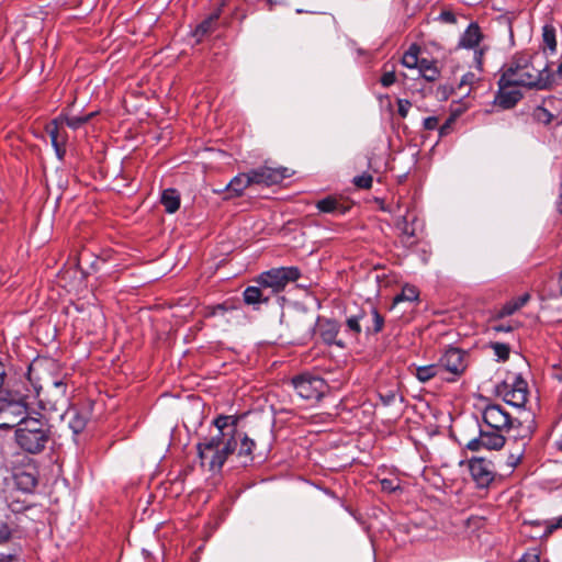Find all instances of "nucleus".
<instances>
[{
	"mask_svg": "<svg viewBox=\"0 0 562 562\" xmlns=\"http://www.w3.org/2000/svg\"><path fill=\"white\" fill-rule=\"evenodd\" d=\"M477 81V77L474 72H467L462 76L458 90L461 94L468 95L471 91L472 86Z\"/></svg>",
	"mask_w": 562,
	"mask_h": 562,
	"instance_id": "f704fd0d",
	"label": "nucleus"
},
{
	"mask_svg": "<svg viewBox=\"0 0 562 562\" xmlns=\"http://www.w3.org/2000/svg\"><path fill=\"white\" fill-rule=\"evenodd\" d=\"M543 48H548L551 53L557 50L555 27L552 24H544L542 27Z\"/></svg>",
	"mask_w": 562,
	"mask_h": 562,
	"instance_id": "2f4dec72",
	"label": "nucleus"
},
{
	"mask_svg": "<svg viewBox=\"0 0 562 562\" xmlns=\"http://www.w3.org/2000/svg\"><path fill=\"white\" fill-rule=\"evenodd\" d=\"M524 525L538 527V526H541L544 524H543V521H540V520H528V521H525Z\"/></svg>",
	"mask_w": 562,
	"mask_h": 562,
	"instance_id": "052dcab7",
	"label": "nucleus"
},
{
	"mask_svg": "<svg viewBox=\"0 0 562 562\" xmlns=\"http://www.w3.org/2000/svg\"><path fill=\"white\" fill-rule=\"evenodd\" d=\"M382 491L392 493L400 488V485L394 482V480L391 479H383L380 481Z\"/></svg>",
	"mask_w": 562,
	"mask_h": 562,
	"instance_id": "49530a36",
	"label": "nucleus"
},
{
	"mask_svg": "<svg viewBox=\"0 0 562 562\" xmlns=\"http://www.w3.org/2000/svg\"><path fill=\"white\" fill-rule=\"evenodd\" d=\"M483 40V33L480 25L476 22H472L461 34L458 42V48L473 49L474 61L479 69L482 68V58L485 54V48L480 46Z\"/></svg>",
	"mask_w": 562,
	"mask_h": 562,
	"instance_id": "ddd939ff",
	"label": "nucleus"
},
{
	"mask_svg": "<svg viewBox=\"0 0 562 562\" xmlns=\"http://www.w3.org/2000/svg\"><path fill=\"white\" fill-rule=\"evenodd\" d=\"M300 277L297 267H279L261 272L256 282L265 290L270 289L271 295L284 291L290 282L297 281Z\"/></svg>",
	"mask_w": 562,
	"mask_h": 562,
	"instance_id": "423d86ee",
	"label": "nucleus"
},
{
	"mask_svg": "<svg viewBox=\"0 0 562 562\" xmlns=\"http://www.w3.org/2000/svg\"><path fill=\"white\" fill-rule=\"evenodd\" d=\"M243 300L246 305L257 308L256 305L269 303L270 294H266L265 289L259 284L258 286L249 285L243 292Z\"/></svg>",
	"mask_w": 562,
	"mask_h": 562,
	"instance_id": "5701e85b",
	"label": "nucleus"
},
{
	"mask_svg": "<svg viewBox=\"0 0 562 562\" xmlns=\"http://www.w3.org/2000/svg\"><path fill=\"white\" fill-rule=\"evenodd\" d=\"M252 184L273 186L281 183L285 178L291 177L290 169L286 167L271 168L260 166L248 171Z\"/></svg>",
	"mask_w": 562,
	"mask_h": 562,
	"instance_id": "4468645a",
	"label": "nucleus"
},
{
	"mask_svg": "<svg viewBox=\"0 0 562 562\" xmlns=\"http://www.w3.org/2000/svg\"><path fill=\"white\" fill-rule=\"evenodd\" d=\"M559 291L560 296H562V271L559 274ZM547 308H555L560 314L562 313V302H560L558 299L553 301V304H548Z\"/></svg>",
	"mask_w": 562,
	"mask_h": 562,
	"instance_id": "09e8293b",
	"label": "nucleus"
},
{
	"mask_svg": "<svg viewBox=\"0 0 562 562\" xmlns=\"http://www.w3.org/2000/svg\"><path fill=\"white\" fill-rule=\"evenodd\" d=\"M396 227L401 231V240L406 246H412L416 243L415 231L408 224L406 215L398 216Z\"/></svg>",
	"mask_w": 562,
	"mask_h": 562,
	"instance_id": "c85d7f7f",
	"label": "nucleus"
},
{
	"mask_svg": "<svg viewBox=\"0 0 562 562\" xmlns=\"http://www.w3.org/2000/svg\"><path fill=\"white\" fill-rule=\"evenodd\" d=\"M65 414L68 417L69 428L75 435L80 434L86 428L90 419V412L87 407H70Z\"/></svg>",
	"mask_w": 562,
	"mask_h": 562,
	"instance_id": "aec40b11",
	"label": "nucleus"
},
{
	"mask_svg": "<svg viewBox=\"0 0 562 562\" xmlns=\"http://www.w3.org/2000/svg\"><path fill=\"white\" fill-rule=\"evenodd\" d=\"M384 328V317L373 306H356L353 312H347L342 336L358 341L362 333L367 337L378 335Z\"/></svg>",
	"mask_w": 562,
	"mask_h": 562,
	"instance_id": "7ed1b4c3",
	"label": "nucleus"
},
{
	"mask_svg": "<svg viewBox=\"0 0 562 562\" xmlns=\"http://www.w3.org/2000/svg\"><path fill=\"white\" fill-rule=\"evenodd\" d=\"M517 311H518L517 305H515V303H513V301L510 300V301L506 302L496 312L495 318H503V317H506V316H510V315H513Z\"/></svg>",
	"mask_w": 562,
	"mask_h": 562,
	"instance_id": "ea45409f",
	"label": "nucleus"
},
{
	"mask_svg": "<svg viewBox=\"0 0 562 562\" xmlns=\"http://www.w3.org/2000/svg\"><path fill=\"white\" fill-rule=\"evenodd\" d=\"M483 422L493 430L507 432L513 427L512 416L498 404H490L482 412Z\"/></svg>",
	"mask_w": 562,
	"mask_h": 562,
	"instance_id": "2eb2a0df",
	"label": "nucleus"
},
{
	"mask_svg": "<svg viewBox=\"0 0 562 562\" xmlns=\"http://www.w3.org/2000/svg\"><path fill=\"white\" fill-rule=\"evenodd\" d=\"M235 306L231 304L229 302H224L222 304H218L216 306H213L209 315L215 316L217 314H224L225 312L234 310Z\"/></svg>",
	"mask_w": 562,
	"mask_h": 562,
	"instance_id": "37998d69",
	"label": "nucleus"
},
{
	"mask_svg": "<svg viewBox=\"0 0 562 562\" xmlns=\"http://www.w3.org/2000/svg\"><path fill=\"white\" fill-rule=\"evenodd\" d=\"M505 442L506 439L503 431L480 429L479 436L468 441L465 447L471 451H479L481 449L499 450L505 446Z\"/></svg>",
	"mask_w": 562,
	"mask_h": 562,
	"instance_id": "dca6fc26",
	"label": "nucleus"
},
{
	"mask_svg": "<svg viewBox=\"0 0 562 562\" xmlns=\"http://www.w3.org/2000/svg\"><path fill=\"white\" fill-rule=\"evenodd\" d=\"M502 71L506 79L529 89L547 90L554 83V75L549 70L548 61L538 54H516Z\"/></svg>",
	"mask_w": 562,
	"mask_h": 562,
	"instance_id": "f257e3e1",
	"label": "nucleus"
},
{
	"mask_svg": "<svg viewBox=\"0 0 562 562\" xmlns=\"http://www.w3.org/2000/svg\"><path fill=\"white\" fill-rule=\"evenodd\" d=\"M418 295H419V292L418 290L416 289V286L414 285H409V284H406L403 286L402 291L400 294H397L395 297H394V301L393 303L394 304H397L400 302H404V301H407V302H415L418 300Z\"/></svg>",
	"mask_w": 562,
	"mask_h": 562,
	"instance_id": "473e14b6",
	"label": "nucleus"
},
{
	"mask_svg": "<svg viewBox=\"0 0 562 562\" xmlns=\"http://www.w3.org/2000/svg\"><path fill=\"white\" fill-rule=\"evenodd\" d=\"M316 207L318 209L319 212L323 213L342 215L346 214L351 206L344 199L329 195L317 201Z\"/></svg>",
	"mask_w": 562,
	"mask_h": 562,
	"instance_id": "412c9836",
	"label": "nucleus"
},
{
	"mask_svg": "<svg viewBox=\"0 0 562 562\" xmlns=\"http://www.w3.org/2000/svg\"><path fill=\"white\" fill-rule=\"evenodd\" d=\"M453 122L454 117L450 116L441 126H438L439 137H443L450 133V128Z\"/></svg>",
	"mask_w": 562,
	"mask_h": 562,
	"instance_id": "8fccbe9b",
	"label": "nucleus"
},
{
	"mask_svg": "<svg viewBox=\"0 0 562 562\" xmlns=\"http://www.w3.org/2000/svg\"><path fill=\"white\" fill-rule=\"evenodd\" d=\"M497 394L515 407H524L528 400V384L520 374H514L496 387Z\"/></svg>",
	"mask_w": 562,
	"mask_h": 562,
	"instance_id": "6e6552de",
	"label": "nucleus"
},
{
	"mask_svg": "<svg viewBox=\"0 0 562 562\" xmlns=\"http://www.w3.org/2000/svg\"><path fill=\"white\" fill-rule=\"evenodd\" d=\"M26 414V405L21 401H11L7 398H0V428L11 429L13 427H20L21 423L24 422Z\"/></svg>",
	"mask_w": 562,
	"mask_h": 562,
	"instance_id": "9d476101",
	"label": "nucleus"
},
{
	"mask_svg": "<svg viewBox=\"0 0 562 562\" xmlns=\"http://www.w3.org/2000/svg\"><path fill=\"white\" fill-rule=\"evenodd\" d=\"M557 75L562 78V61L559 64L558 66V69H557Z\"/></svg>",
	"mask_w": 562,
	"mask_h": 562,
	"instance_id": "e2e57ef3",
	"label": "nucleus"
},
{
	"mask_svg": "<svg viewBox=\"0 0 562 562\" xmlns=\"http://www.w3.org/2000/svg\"><path fill=\"white\" fill-rule=\"evenodd\" d=\"M530 299V295L528 293H525L516 299H513V303H515V305H517V308H521Z\"/></svg>",
	"mask_w": 562,
	"mask_h": 562,
	"instance_id": "5fc2aeb1",
	"label": "nucleus"
},
{
	"mask_svg": "<svg viewBox=\"0 0 562 562\" xmlns=\"http://www.w3.org/2000/svg\"><path fill=\"white\" fill-rule=\"evenodd\" d=\"M468 353L460 348L450 347L439 358L438 364L441 369L442 381L454 382L467 370L469 366Z\"/></svg>",
	"mask_w": 562,
	"mask_h": 562,
	"instance_id": "0eeeda50",
	"label": "nucleus"
},
{
	"mask_svg": "<svg viewBox=\"0 0 562 562\" xmlns=\"http://www.w3.org/2000/svg\"><path fill=\"white\" fill-rule=\"evenodd\" d=\"M522 456H524L522 449H518L515 452H510L509 456L507 457V464L510 468L517 467L520 463Z\"/></svg>",
	"mask_w": 562,
	"mask_h": 562,
	"instance_id": "c03bdc74",
	"label": "nucleus"
},
{
	"mask_svg": "<svg viewBox=\"0 0 562 562\" xmlns=\"http://www.w3.org/2000/svg\"><path fill=\"white\" fill-rule=\"evenodd\" d=\"M519 562H540V558L535 552H527L522 555Z\"/></svg>",
	"mask_w": 562,
	"mask_h": 562,
	"instance_id": "6e6d98bb",
	"label": "nucleus"
},
{
	"mask_svg": "<svg viewBox=\"0 0 562 562\" xmlns=\"http://www.w3.org/2000/svg\"><path fill=\"white\" fill-rule=\"evenodd\" d=\"M94 115H95V113L92 112V113H89L86 115H74V116L59 115L56 119L59 120V122H61V123H66V125L68 127L72 128V130H77L80 126H82L83 124H86L87 122H89Z\"/></svg>",
	"mask_w": 562,
	"mask_h": 562,
	"instance_id": "7c9ffc66",
	"label": "nucleus"
},
{
	"mask_svg": "<svg viewBox=\"0 0 562 562\" xmlns=\"http://www.w3.org/2000/svg\"><path fill=\"white\" fill-rule=\"evenodd\" d=\"M533 119L543 125H549L553 120V114L543 106H537L532 113Z\"/></svg>",
	"mask_w": 562,
	"mask_h": 562,
	"instance_id": "e433bc0d",
	"label": "nucleus"
},
{
	"mask_svg": "<svg viewBox=\"0 0 562 562\" xmlns=\"http://www.w3.org/2000/svg\"><path fill=\"white\" fill-rule=\"evenodd\" d=\"M35 391L38 406L45 414L60 413L59 416L64 417V411L68 405L65 379H49L44 384L35 386Z\"/></svg>",
	"mask_w": 562,
	"mask_h": 562,
	"instance_id": "39448f33",
	"label": "nucleus"
},
{
	"mask_svg": "<svg viewBox=\"0 0 562 562\" xmlns=\"http://www.w3.org/2000/svg\"><path fill=\"white\" fill-rule=\"evenodd\" d=\"M381 398H382V401H383V403H384L385 405H389V404H391V403L393 402V400L395 398V394H393V393H392V394H387V395H385V396H381Z\"/></svg>",
	"mask_w": 562,
	"mask_h": 562,
	"instance_id": "13d9d810",
	"label": "nucleus"
},
{
	"mask_svg": "<svg viewBox=\"0 0 562 562\" xmlns=\"http://www.w3.org/2000/svg\"><path fill=\"white\" fill-rule=\"evenodd\" d=\"M468 467L471 477L479 488L488 487L495 480V467L492 461L485 458L473 457L468 461Z\"/></svg>",
	"mask_w": 562,
	"mask_h": 562,
	"instance_id": "f8f14e48",
	"label": "nucleus"
},
{
	"mask_svg": "<svg viewBox=\"0 0 562 562\" xmlns=\"http://www.w3.org/2000/svg\"><path fill=\"white\" fill-rule=\"evenodd\" d=\"M292 384L299 396L304 400L315 402L319 401L329 389L323 378L312 374L294 376L292 379Z\"/></svg>",
	"mask_w": 562,
	"mask_h": 562,
	"instance_id": "1a4fd4ad",
	"label": "nucleus"
},
{
	"mask_svg": "<svg viewBox=\"0 0 562 562\" xmlns=\"http://www.w3.org/2000/svg\"><path fill=\"white\" fill-rule=\"evenodd\" d=\"M491 348L498 360L506 361L509 358L510 347L504 342H492Z\"/></svg>",
	"mask_w": 562,
	"mask_h": 562,
	"instance_id": "4c0bfd02",
	"label": "nucleus"
},
{
	"mask_svg": "<svg viewBox=\"0 0 562 562\" xmlns=\"http://www.w3.org/2000/svg\"><path fill=\"white\" fill-rule=\"evenodd\" d=\"M220 14L221 10L218 9L216 12H213L206 19H204L195 27L193 36L196 37L198 42H200L205 35L212 33L215 30Z\"/></svg>",
	"mask_w": 562,
	"mask_h": 562,
	"instance_id": "a878e982",
	"label": "nucleus"
},
{
	"mask_svg": "<svg viewBox=\"0 0 562 562\" xmlns=\"http://www.w3.org/2000/svg\"><path fill=\"white\" fill-rule=\"evenodd\" d=\"M419 47L413 45L403 55L402 64L407 68H417L420 59L418 58Z\"/></svg>",
	"mask_w": 562,
	"mask_h": 562,
	"instance_id": "72a5a7b5",
	"label": "nucleus"
},
{
	"mask_svg": "<svg viewBox=\"0 0 562 562\" xmlns=\"http://www.w3.org/2000/svg\"><path fill=\"white\" fill-rule=\"evenodd\" d=\"M412 106V103L406 99H398L397 100V113L401 117H406L408 114V111Z\"/></svg>",
	"mask_w": 562,
	"mask_h": 562,
	"instance_id": "a18cd8bd",
	"label": "nucleus"
},
{
	"mask_svg": "<svg viewBox=\"0 0 562 562\" xmlns=\"http://www.w3.org/2000/svg\"><path fill=\"white\" fill-rule=\"evenodd\" d=\"M513 326L512 325H504V324H498V325H492L491 326V330L495 331V333H510L513 331Z\"/></svg>",
	"mask_w": 562,
	"mask_h": 562,
	"instance_id": "864d4df0",
	"label": "nucleus"
},
{
	"mask_svg": "<svg viewBox=\"0 0 562 562\" xmlns=\"http://www.w3.org/2000/svg\"><path fill=\"white\" fill-rule=\"evenodd\" d=\"M419 74L427 81H436L439 78L440 71L436 66V63L432 60H428L426 58H422L419 65L417 67Z\"/></svg>",
	"mask_w": 562,
	"mask_h": 562,
	"instance_id": "c756f323",
	"label": "nucleus"
},
{
	"mask_svg": "<svg viewBox=\"0 0 562 562\" xmlns=\"http://www.w3.org/2000/svg\"><path fill=\"white\" fill-rule=\"evenodd\" d=\"M497 83L498 91L495 94L494 104L505 110L514 108L522 98V93L518 89L520 86L514 80L506 79L503 71Z\"/></svg>",
	"mask_w": 562,
	"mask_h": 562,
	"instance_id": "9b49d317",
	"label": "nucleus"
},
{
	"mask_svg": "<svg viewBox=\"0 0 562 562\" xmlns=\"http://www.w3.org/2000/svg\"><path fill=\"white\" fill-rule=\"evenodd\" d=\"M238 443L239 449L237 451V457L243 459L241 463L247 465L252 461V451L256 447V443L252 439H250L245 432L238 430Z\"/></svg>",
	"mask_w": 562,
	"mask_h": 562,
	"instance_id": "393cba45",
	"label": "nucleus"
},
{
	"mask_svg": "<svg viewBox=\"0 0 562 562\" xmlns=\"http://www.w3.org/2000/svg\"><path fill=\"white\" fill-rule=\"evenodd\" d=\"M558 211L562 213V183L560 186V201L558 202Z\"/></svg>",
	"mask_w": 562,
	"mask_h": 562,
	"instance_id": "680f3d73",
	"label": "nucleus"
},
{
	"mask_svg": "<svg viewBox=\"0 0 562 562\" xmlns=\"http://www.w3.org/2000/svg\"><path fill=\"white\" fill-rule=\"evenodd\" d=\"M11 536V529L7 522L0 520V542L7 541Z\"/></svg>",
	"mask_w": 562,
	"mask_h": 562,
	"instance_id": "603ef678",
	"label": "nucleus"
},
{
	"mask_svg": "<svg viewBox=\"0 0 562 562\" xmlns=\"http://www.w3.org/2000/svg\"><path fill=\"white\" fill-rule=\"evenodd\" d=\"M160 203L169 214L177 212L180 207V195L176 189H166L161 193Z\"/></svg>",
	"mask_w": 562,
	"mask_h": 562,
	"instance_id": "cd10ccee",
	"label": "nucleus"
},
{
	"mask_svg": "<svg viewBox=\"0 0 562 562\" xmlns=\"http://www.w3.org/2000/svg\"><path fill=\"white\" fill-rule=\"evenodd\" d=\"M238 417L234 415H218L214 420L213 425L217 428V434L213 437H221L226 440L233 437L235 442L238 445V429H237Z\"/></svg>",
	"mask_w": 562,
	"mask_h": 562,
	"instance_id": "6ab92c4d",
	"label": "nucleus"
},
{
	"mask_svg": "<svg viewBox=\"0 0 562 562\" xmlns=\"http://www.w3.org/2000/svg\"><path fill=\"white\" fill-rule=\"evenodd\" d=\"M13 482L18 490L24 493H32L37 485V477L34 472L15 470Z\"/></svg>",
	"mask_w": 562,
	"mask_h": 562,
	"instance_id": "4be33fe9",
	"label": "nucleus"
},
{
	"mask_svg": "<svg viewBox=\"0 0 562 562\" xmlns=\"http://www.w3.org/2000/svg\"><path fill=\"white\" fill-rule=\"evenodd\" d=\"M341 325L333 318L318 317L316 331L324 344L328 346L346 347V340L339 337Z\"/></svg>",
	"mask_w": 562,
	"mask_h": 562,
	"instance_id": "f3484780",
	"label": "nucleus"
},
{
	"mask_svg": "<svg viewBox=\"0 0 562 562\" xmlns=\"http://www.w3.org/2000/svg\"><path fill=\"white\" fill-rule=\"evenodd\" d=\"M50 417L40 414L38 417H27L15 429L18 446L27 453L42 452L52 437Z\"/></svg>",
	"mask_w": 562,
	"mask_h": 562,
	"instance_id": "f03ea898",
	"label": "nucleus"
},
{
	"mask_svg": "<svg viewBox=\"0 0 562 562\" xmlns=\"http://www.w3.org/2000/svg\"><path fill=\"white\" fill-rule=\"evenodd\" d=\"M263 1L267 3V9L269 11H273L274 7L277 4H282L283 3L282 1H278V0H263Z\"/></svg>",
	"mask_w": 562,
	"mask_h": 562,
	"instance_id": "4d7b16f0",
	"label": "nucleus"
},
{
	"mask_svg": "<svg viewBox=\"0 0 562 562\" xmlns=\"http://www.w3.org/2000/svg\"><path fill=\"white\" fill-rule=\"evenodd\" d=\"M45 131L50 137V142L55 149L56 156L58 159L63 160L66 154L65 146L68 139L67 132L59 126V120L57 119L50 121L46 125Z\"/></svg>",
	"mask_w": 562,
	"mask_h": 562,
	"instance_id": "a211bd4d",
	"label": "nucleus"
},
{
	"mask_svg": "<svg viewBox=\"0 0 562 562\" xmlns=\"http://www.w3.org/2000/svg\"><path fill=\"white\" fill-rule=\"evenodd\" d=\"M414 375L422 383H426L436 376H439L440 379H441V376H443L441 374V369H440L438 362L427 364V366L416 367Z\"/></svg>",
	"mask_w": 562,
	"mask_h": 562,
	"instance_id": "bb28decb",
	"label": "nucleus"
},
{
	"mask_svg": "<svg viewBox=\"0 0 562 562\" xmlns=\"http://www.w3.org/2000/svg\"><path fill=\"white\" fill-rule=\"evenodd\" d=\"M439 20L443 23L454 24L457 22V16L452 11H442L439 14Z\"/></svg>",
	"mask_w": 562,
	"mask_h": 562,
	"instance_id": "3c124183",
	"label": "nucleus"
},
{
	"mask_svg": "<svg viewBox=\"0 0 562 562\" xmlns=\"http://www.w3.org/2000/svg\"><path fill=\"white\" fill-rule=\"evenodd\" d=\"M553 434L557 437L555 446L558 450L562 451V414L553 427Z\"/></svg>",
	"mask_w": 562,
	"mask_h": 562,
	"instance_id": "a19ab883",
	"label": "nucleus"
},
{
	"mask_svg": "<svg viewBox=\"0 0 562 562\" xmlns=\"http://www.w3.org/2000/svg\"><path fill=\"white\" fill-rule=\"evenodd\" d=\"M352 183L359 189H370L373 183V178L370 173L364 172L360 176H356Z\"/></svg>",
	"mask_w": 562,
	"mask_h": 562,
	"instance_id": "58836bf2",
	"label": "nucleus"
},
{
	"mask_svg": "<svg viewBox=\"0 0 562 562\" xmlns=\"http://www.w3.org/2000/svg\"><path fill=\"white\" fill-rule=\"evenodd\" d=\"M237 449L233 437L223 440L221 437H206L196 445L201 468L213 473H220L229 456Z\"/></svg>",
	"mask_w": 562,
	"mask_h": 562,
	"instance_id": "20e7f679",
	"label": "nucleus"
},
{
	"mask_svg": "<svg viewBox=\"0 0 562 562\" xmlns=\"http://www.w3.org/2000/svg\"><path fill=\"white\" fill-rule=\"evenodd\" d=\"M2 278H3V273H0V286H1V285H2V283H3Z\"/></svg>",
	"mask_w": 562,
	"mask_h": 562,
	"instance_id": "0e129e2a",
	"label": "nucleus"
},
{
	"mask_svg": "<svg viewBox=\"0 0 562 562\" xmlns=\"http://www.w3.org/2000/svg\"><path fill=\"white\" fill-rule=\"evenodd\" d=\"M13 560L12 554L0 552V562H11Z\"/></svg>",
	"mask_w": 562,
	"mask_h": 562,
	"instance_id": "bf43d9fd",
	"label": "nucleus"
},
{
	"mask_svg": "<svg viewBox=\"0 0 562 562\" xmlns=\"http://www.w3.org/2000/svg\"><path fill=\"white\" fill-rule=\"evenodd\" d=\"M249 172L238 173L226 186L227 198L240 196L245 189L251 186Z\"/></svg>",
	"mask_w": 562,
	"mask_h": 562,
	"instance_id": "b1692460",
	"label": "nucleus"
},
{
	"mask_svg": "<svg viewBox=\"0 0 562 562\" xmlns=\"http://www.w3.org/2000/svg\"><path fill=\"white\" fill-rule=\"evenodd\" d=\"M396 80L395 71L392 70H385L383 75L381 76L380 82L383 87L387 88L392 86Z\"/></svg>",
	"mask_w": 562,
	"mask_h": 562,
	"instance_id": "79ce46f5",
	"label": "nucleus"
},
{
	"mask_svg": "<svg viewBox=\"0 0 562 562\" xmlns=\"http://www.w3.org/2000/svg\"><path fill=\"white\" fill-rule=\"evenodd\" d=\"M546 529L540 536V539L549 538L555 530L562 529V515L558 518L549 519L543 521Z\"/></svg>",
	"mask_w": 562,
	"mask_h": 562,
	"instance_id": "c9c22d12",
	"label": "nucleus"
},
{
	"mask_svg": "<svg viewBox=\"0 0 562 562\" xmlns=\"http://www.w3.org/2000/svg\"><path fill=\"white\" fill-rule=\"evenodd\" d=\"M423 126L427 131L437 130L439 126V119L437 116H428L424 119Z\"/></svg>",
	"mask_w": 562,
	"mask_h": 562,
	"instance_id": "de8ad7c7",
	"label": "nucleus"
}]
</instances>
